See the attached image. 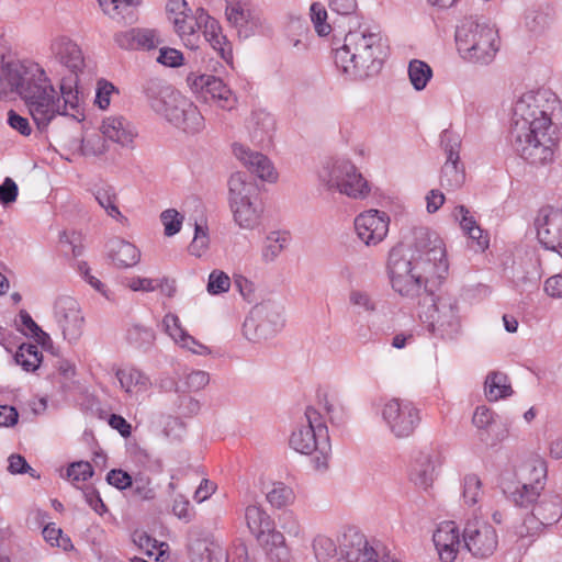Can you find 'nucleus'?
<instances>
[{"mask_svg": "<svg viewBox=\"0 0 562 562\" xmlns=\"http://www.w3.org/2000/svg\"><path fill=\"white\" fill-rule=\"evenodd\" d=\"M454 38L461 58L473 64L488 65L499 49L495 26L473 16L457 26Z\"/></svg>", "mask_w": 562, "mask_h": 562, "instance_id": "nucleus-4", "label": "nucleus"}, {"mask_svg": "<svg viewBox=\"0 0 562 562\" xmlns=\"http://www.w3.org/2000/svg\"><path fill=\"white\" fill-rule=\"evenodd\" d=\"M290 235L286 232H271L263 241L261 257L265 262L274 261L279 255L288 247Z\"/></svg>", "mask_w": 562, "mask_h": 562, "instance_id": "nucleus-43", "label": "nucleus"}, {"mask_svg": "<svg viewBox=\"0 0 562 562\" xmlns=\"http://www.w3.org/2000/svg\"><path fill=\"white\" fill-rule=\"evenodd\" d=\"M245 519L250 532L266 551L270 562H288L289 550L282 532L276 529L274 520L258 505L245 509Z\"/></svg>", "mask_w": 562, "mask_h": 562, "instance_id": "nucleus-7", "label": "nucleus"}, {"mask_svg": "<svg viewBox=\"0 0 562 562\" xmlns=\"http://www.w3.org/2000/svg\"><path fill=\"white\" fill-rule=\"evenodd\" d=\"M202 18H200L201 30H203V35L205 40L210 43L214 50L218 53L222 59L229 63L233 60V52L229 42L226 40V36L223 35L220 23L205 13H202Z\"/></svg>", "mask_w": 562, "mask_h": 562, "instance_id": "nucleus-35", "label": "nucleus"}, {"mask_svg": "<svg viewBox=\"0 0 562 562\" xmlns=\"http://www.w3.org/2000/svg\"><path fill=\"white\" fill-rule=\"evenodd\" d=\"M226 1V19L234 26L239 36L245 38L254 34L255 30L260 25L259 15L250 8L248 3L235 2V0Z\"/></svg>", "mask_w": 562, "mask_h": 562, "instance_id": "nucleus-25", "label": "nucleus"}, {"mask_svg": "<svg viewBox=\"0 0 562 562\" xmlns=\"http://www.w3.org/2000/svg\"><path fill=\"white\" fill-rule=\"evenodd\" d=\"M290 446L302 454L315 456L314 469L324 472L328 469L330 441L323 416L313 407H307L302 422L290 437Z\"/></svg>", "mask_w": 562, "mask_h": 562, "instance_id": "nucleus-5", "label": "nucleus"}, {"mask_svg": "<svg viewBox=\"0 0 562 562\" xmlns=\"http://www.w3.org/2000/svg\"><path fill=\"white\" fill-rule=\"evenodd\" d=\"M339 186L337 192L353 200H364L370 195L371 186L369 181L359 172L358 168L352 162L351 171Z\"/></svg>", "mask_w": 562, "mask_h": 562, "instance_id": "nucleus-38", "label": "nucleus"}, {"mask_svg": "<svg viewBox=\"0 0 562 562\" xmlns=\"http://www.w3.org/2000/svg\"><path fill=\"white\" fill-rule=\"evenodd\" d=\"M432 541L442 562H452L457 558L460 536L453 521L441 522L434 532Z\"/></svg>", "mask_w": 562, "mask_h": 562, "instance_id": "nucleus-27", "label": "nucleus"}, {"mask_svg": "<svg viewBox=\"0 0 562 562\" xmlns=\"http://www.w3.org/2000/svg\"><path fill=\"white\" fill-rule=\"evenodd\" d=\"M349 302L355 307L364 312H374L376 306L369 293L360 290H352L349 294Z\"/></svg>", "mask_w": 562, "mask_h": 562, "instance_id": "nucleus-63", "label": "nucleus"}, {"mask_svg": "<svg viewBox=\"0 0 562 562\" xmlns=\"http://www.w3.org/2000/svg\"><path fill=\"white\" fill-rule=\"evenodd\" d=\"M463 541L469 552L477 559L492 557L498 547L495 528L486 521L469 520L463 529Z\"/></svg>", "mask_w": 562, "mask_h": 562, "instance_id": "nucleus-17", "label": "nucleus"}, {"mask_svg": "<svg viewBox=\"0 0 562 562\" xmlns=\"http://www.w3.org/2000/svg\"><path fill=\"white\" fill-rule=\"evenodd\" d=\"M440 144L446 154V161L441 169L440 184L448 190L459 189L465 181L463 165L460 164V136L452 131L445 130L440 134Z\"/></svg>", "mask_w": 562, "mask_h": 562, "instance_id": "nucleus-16", "label": "nucleus"}, {"mask_svg": "<svg viewBox=\"0 0 562 562\" xmlns=\"http://www.w3.org/2000/svg\"><path fill=\"white\" fill-rule=\"evenodd\" d=\"M352 161L346 158H329L325 160L317 171V179L321 186L327 191H337L344 177L351 171Z\"/></svg>", "mask_w": 562, "mask_h": 562, "instance_id": "nucleus-31", "label": "nucleus"}, {"mask_svg": "<svg viewBox=\"0 0 562 562\" xmlns=\"http://www.w3.org/2000/svg\"><path fill=\"white\" fill-rule=\"evenodd\" d=\"M165 333L179 346L187 348L196 355H209L210 349L199 342L181 325L179 317L173 313H167L162 318Z\"/></svg>", "mask_w": 562, "mask_h": 562, "instance_id": "nucleus-29", "label": "nucleus"}, {"mask_svg": "<svg viewBox=\"0 0 562 562\" xmlns=\"http://www.w3.org/2000/svg\"><path fill=\"white\" fill-rule=\"evenodd\" d=\"M126 339L130 345L146 349L154 342L155 333L149 327L134 324L127 329Z\"/></svg>", "mask_w": 562, "mask_h": 562, "instance_id": "nucleus-52", "label": "nucleus"}, {"mask_svg": "<svg viewBox=\"0 0 562 562\" xmlns=\"http://www.w3.org/2000/svg\"><path fill=\"white\" fill-rule=\"evenodd\" d=\"M435 467L429 453L420 452L411 469L409 479L418 487L427 490L434 482Z\"/></svg>", "mask_w": 562, "mask_h": 562, "instance_id": "nucleus-40", "label": "nucleus"}, {"mask_svg": "<svg viewBox=\"0 0 562 562\" xmlns=\"http://www.w3.org/2000/svg\"><path fill=\"white\" fill-rule=\"evenodd\" d=\"M19 321V330H21L25 336L35 338V340L41 345H45V342L49 340V336L41 329L26 311H20Z\"/></svg>", "mask_w": 562, "mask_h": 562, "instance_id": "nucleus-53", "label": "nucleus"}, {"mask_svg": "<svg viewBox=\"0 0 562 562\" xmlns=\"http://www.w3.org/2000/svg\"><path fill=\"white\" fill-rule=\"evenodd\" d=\"M313 551L318 562H335L339 554V544L324 535H318L313 540Z\"/></svg>", "mask_w": 562, "mask_h": 562, "instance_id": "nucleus-49", "label": "nucleus"}, {"mask_svg": "<svg viewBox=\"0 0 562 562\" xmlns=\"http://www.w3.org/2000/svg\"><path fill=\"white\" fill-rule=\"evenodd\" d=\"M205 13L203 8H198L179 18H171L176 33L179 35L183 44L191 48H198L200 42L201 23L200 18Z\"/></svg>", "mask_w": 562, "mask_h": 562, "instance_id": "nucleus-32", "label": "nucleus"}, {"mask_svg": "<svg viewBox=\"0 0 562 562\" xmlns=\"http://www.w3.org/2000/svg\"><path fill=\"white\" fill-rule=\"evenodd\" d=\"M232 281L227 273L222 270H213L209 274L206 290L211 295L226 293L231 288Z\"/></svg>", "mask_w": 562, "mask_h": 562, "instance_id": "nucleus-56", "label": "nucleus"}, {"mask_svg": "<svg viewBox=\"0 0 562 562\" xmlns=\"http://www.w3.org/2000/svg\"><path fill=\"white\" fill-rule=\"evenodd\" d=\"M368 540L366 536L356 528H348L339 539V555L348 560L349 553L358 548H364Z\"/></svg>", "mask_w": 562, "mask_h": 562, "instance_id": "nucleus-51", "label": "nucleus"}, {"mask_svg": "<svg viewBox=\"0 0 562 562\" xmlns=\"http://www.w3.org/2000/svg\"><path fill=\"white\" fill-rule=\"evenodd\" d=\"M192 86L205 101L212 100L223 110L231 111L236 105L237 100L234 93L218 77L200 75L194 78Z\"/></svg>", "mask_w": 562, "mask_h": 562, "instance_id": "nucleus-23", "label": "nucleus"}, {"mask_svg": "<svg viewBox=\"0 0 562 562\" xmlns=\"http://www.w3.org/2000/svg\"><path fill=\"white\" fill-rule=\"evenodd\" d=\"M551 21L552 12L549 7L530 9L525 15V26L535 35L542 34L550 26Z\"/></svg>", "mask_w": 562, "mask_h": 562, "instance_id": "nucleus-46", "label": "nucleus"}, {"mask_svg": "<svg viewBox=\"0 0 562 562\" xmlns=\"http://www.w3.org/2000/svg\"><path fill=\"white\" fill-rule=\"evenodd\" d=\"M103 12L110 18L133 23L136 20L135 8L140 0H98Z\"/></svg>", "mask_w": 562, "mask_h": 562, "instance_id": "nucleus-41", "label": "nucleus"}, {"mask_svg": "<svg viewBox=\"0 0 562 562\" xmlns=\"http://www.w3.org/2000/svg\"><path fill=\"white\" fill-rule=\"evenodd\" d=\"M310 15L319 36H326L331 32V26L327 23V11L322 3L313 2L310 8Z\"/></svg>", "mask_w": 562, "mask_h": 562, "instance_id": "nucleus-55", "label": "nucleus"}, {"mask_svg": "<svg viewBox=\"0 0 562 562\" xmlns=\"http://www.w3.org/2000/svg\"><path fill=\"white\" fill-rule=\"evenodd\" d=\"M463 501L469 506L479 503L483 495L482 482L475 474H468L463 479Z\"/></svg>", "mask_w": 562, "mask_h": 562, "instance_id": "nucleus-54", "label": "nucleus"}, {"mask_svg": "<svg viewBox=\"0 0 562 562\" xmlns=\"http://www.w3.org/2000/svg\"><path fill=\"white\" fill-rule=\"evenodd\" d=\"M431 305L420 315L428 330L442 339H456L461 333L460 306L457 297L441 294L436 299L427 294Z\"/></svg>", "mask_w": 562, "mask_h": 562, "instance_id": "nucleus-9", "label": "nucleus"}, {"mask_svg": "<svg viewBox=\"0 0 562 562\" xmlns=\"http://www.w3.org/2000/svg\"><path fill=\"white\" fill-rule=\"evenodd\" d=\"M94 198L106 212V214L113 218H124L117 206V195L113 187L102 186L94 191Z\"/></svg>", "mask_w": 562, "mask_h": 562, "instance_id": "nucleus-50", "label": "nucleus"}, {"mask_svg": "<svg viewBox=\"0 0 562 562\" xmlns=\"http://www.w3.org/2000/svg\"><path fill=\"white\" fill-rule=\"evenodd\" d=\"M448 269L443 240L426 227L415 228L412 240L389 252L387 273L392 288L402 296H418L429 281L445 279Z\"/></svg>", "mask_w": 562, "mask_h": 562, "instance_id": "nucleus-1", "label": "nucleus"}, {"mask_svg": "<svg viewBox=\"0 0 562 562\" xmlns=\"http://www.w3.org/2000/svg\"><path fill=\"white\" fill-rule=\"evenodd\" d=\"M23 102L40 132H45L57 116H61L60 97L50 79L43 82Z\"/></svg>", "mask_w": 562, "mask_h": 562, "instance_id": "nucleus-11", "label": "nucleus"}, {"mask_svg": "<svg viewBox=\"0 0 562 562\" xmlns=\"http://www.w3.org/2000/svg\"><path fill=\"white\" fill-rule=\"evenodd\" d=\"M234 155L240 160L247 169L265 181L273 182L278 178V173L271 160L261 153L251 151L249 148L240 144L233 146Z\"/></svg>", "mask_w": 562, "mask_h": 562, "instance_id": "nucleus-26", "label": "nucleus"}, {"mask_svg": "<svg viewBox=\"0 0 562 562\" xmlns=\"http://www.w3.org/2000/svg\"><path fill=\"white\" fill-rule=\"evenodd\" d=\"M547 462L538 457H530L517 469L518 486L509 492V498L519 507H529L540 497L547 483Z\"/></svg>", "mask_w": 562, "mask_h": 562, "instance_id": "nucleus-10", "label": "nucleus"}, {"mask_svg": "<svg viewBox=\"0 0 562 562\" xmlns=\"http://www.w3.org/2000/svg\"><path fill=\"white\" fill-rule=\"evenodd\" d=\"M115 375L121 387L131 395L144 393L151 386L149 376L133 367L119 369Z\"/></svg>", "mask_w": 562, "mask_h": 562, "instance_id": "nucleus-39", "label": "nucleus"}, {"mask_svg": "<svg viewBox=\"0 0 562 562\" xmlns=\"http://www.w3.org/2000/svg\"><path fill=\"white\" fill-rule=\"evenodd\" d=\"M379 553L367 542L364 548H358L349 553L347 562H378Z\"/></svg>", "mask_w": 562, "mask_h": 562, "instance_id": "nucleus-64", "label": "nucleus"}, {"mask_svg": "<svg viewBox=\"0 0 562 562\" xmlns=\"http://www.w3.org/2000/svg\"><path fill=\"white\" fill-rule=\"evenodd\" d=\"M535 226L539 243L562 257V210L552 206L540 209Z\"/></svg>", "mask_w": 562, "mask_h": 562, "instance_id": "nucleus-18", "label": "nucleus"}, {"mask_svg": "<svg viewBox=\"0 0 562 562\" xmlns=\"http://www.w3.org/2000/svg\"><path fill=\"white\" fill-rule=\"evenodd\" d=\"M19 195V187L10 177L4 178L0 184V203L3 206L14 203Z\"/></svg>", "mask_w": 562, "mask_h": 562, "instance_id": "nucleus-62", "label": "nucleus"}, {"mask_svg": "<svg viewBox=\"0 0 562 562\" xmlns=\"http://www.w3.org/2000/svg\"><path fill=\"white\" fill-rule=\"evenodd\" d=\"M207 246L209 236L206 228L199 224H195L194 237L189 246L190 254L200 257L205 251Z\"/></svg>", "mask_w": 562, "mask_h": 562, "instance_id": "nucleus-60", "label": "nucleus"}, {"mask_svg": "<svg viewBox=\"0 0 562 562\" xmlns=\"http://www.w3.org/2000/svg\"><path fill=\"white\" fill-rule=\"evenodd\" d=\"M390 216L379 210H368L355 218L358 238L367 246L380 244L387 235Z\"/></svg>", "mask_w": 562, "mask_h": 562, "instance_id": "nucleus-21", "label": "nucleus"}, {"mask_svg": "<svg viewBox=\"0 0 562 562\" xmlns=\"http://www.w3.org/2000/svg\"><path fill=\"white\" fill-rule=\"evenodd\" d=\"M267 502L274 508L291 505L295 499L294 491L283 482H273L266 493Z\"/></svg>", "mask_w": 562, "mask_h": 562, "instance_id": "nucleus-48", "label": "nucleus"}, {"mask_svg": "<svg viewBox=\"0 0 562 562\" xmlns=\"http://www.w3.org/2000/svg\"><path fill=\"white\" fill-rule=\"evenodd\" d=\"M247 130L251 140L261 146L271 144L274 132V117L266 110H254L247 120Z\"/></svg>", "mask_w": 562, "mask_h": 562, "instance_id": "nucleus-30", "label": "nucleus"}, {"mask_svg": "<svg viewBox=\"0 0 562 562\" xmlns=\"http://www.w3.org/2000/svg\"><path fill=\"white\" fill-rule=\"evenodd\" d=\"M257 187L244 172H235L228 180V202L236 224L254 229L260 223L262 209L257 200Z\"/></svg>", "mask_w": 562, "mask_h": 562, "instance_id": "nucleus-6", "label": "nucleus"}, {"mask_svg": "<svg viewBox=\"0 0 562 562\" xmlns=\"http://www.w3.org/2000/svg\"><path fill=\"white\" fill-rule=\"evenodd\" d=\"M106 247L110 259L117 268L134 267L140 259L137 247L124 239L113 238Z\"/></svg>", "mask_w": 562, "mask_h": 562, "instance_id": "nucleus-36", "label": "nucleus"}, {"mask_svg": "<svg viewBox=\"0 0 562 562\" xmlns=\"http://www.w3.org/2000/svg\"><path fill=\"white\" fill-rule=\"evenodd\" d=\"M13 359L14 362L21 366L24 371L34 372L41 366L43 356L37 345L22 344L18 348Z\"/></svg>", "mask_w": 562, "mask_h": 562, "instance_id": "nucleus-45", "label": "nucleus"}, {"mask_svg": "<svg viewBox=\"0 0 562 562\" xmlns=\"http://www.w3.org/2000/svg\"><path fill=\"white\" fill-rule=\"evenodd\" d=\"M382 418L396 438L412 436L422 420L415 404L400 398H392L383 405Z\"/></svg>", "mask_w": 562, "mask_h": 562, "instance_id": "nucleus-14", "label": "nucleus"}, {"mask_svg": "<svg viewBox=\"0 0 562 562\" xmlns=\"http://www.w3.org/2000/svg\"><path fill=\"white\" fill-rule=\"evenodd\" d=\"M187 548L191 562H221L224 557H226L225 562H235L232 559V553H226L217 542L196 530L190 531ZM237 551H240L238 554L239 562H247L246 559L241 560L246 549L240 548Z\"/></svg>", "mask_w": 562, "mask_h": 562, "instance_id": "nucleus-19", "label": "nucleus"}, {"mask_svg": "<svg viewBox=\"0 0 562 562\" xmlns=\"http://www.w3.org/2000/svg\"><path fill=\"white\" fill-rule=\"evenodd\" d=\"M49 57L52 60L65 67L68 76L85 75V57L80 46L67 36L55 37L49 45Z\"/></svg>", "mask_w": 562, "mask_h": 562, "instance_id": "nucleus-22", "label": "nucleus"}, {"mask_svg": "<svg viewBox=\"0 0 562 562\" xmlns=\"http://www.w3.org/2000/svg\"><path fill=\"white\" fill-rule=\"evenodd\" d=\"M339 186L337 192L353 200H364L370 195L371 186L369 181L359 172L358 168L352 162L351 171Z\"/></svg>", "mask_w": 562, "mask_h": 562, "instance_id": "nucleus-37", "label": "nucleus"}, {"mask_svg": "<svg viewBox=\"0 0 562 562\" xmlns=\"http://www.w3.org/2000/svg\"><path fill=\"white\" fill-rule=\"evenodd\" d=\"M175 89L158 78H150L144 81L142 91L145 94L150 108L156 111L164 110V101Z\"/></svg>", "mask_w": 562, "mask_h": 562, "instance_id": "nucleus-42", "label": "nucleus"}, {"mask_svg": "<svg viewBox=\"0 0 562 562\" xmlns=\"http://www.w3.org/2000/svg\"><path fill=\"white\" fill-rule=\"evenodd\" d=\"M81 76H66L60 80L59 97L61 101V116H71L80 121L83 116L79 103V83Z\"/></svg>", "mask_w": 562, "mask_h": 562, "instance_id": "nucleus-33", "label": "nucleus"}, {"mask_svg": "<svg viewBox=\"0 0 562 562\" xmlns=\"http://www.w3.org/2000/svg\"><path fill=\"white\" fill-rule=\"evenodd\" d=\"M407 72L409 81L416 91L424 90L432 78L431 67L420 59L411 60Z\"/></svg>", "mask_w": 562, "mask_h": 562, "instance_id": "nucleus-47", "label": "nucleus"}, {"mask_svg": "<svg viewBox=\"0 0 562 562\" xmlns=\"http://www.w3.org/2000/svg\"><path fill=\"white\" fill-rule=\"evenodd\" d=\"M336 68L348 79L366 80L380 74L389 55V45L379 30L349 31L334 49Z\"/></svg>", "mask_w": 562, "mask_h": 562, "instance_id": "nucleus-3", "label": "nucleus"}, {"mask_svg": "<svg viewBox=\"0 0 562 562\" xmlns=\"http://www.w3.org/2000/svg\"><path fill=\"white\" fill-rule=\"evenodd\" d=\"M513 390L506 374L491 372L485 380V395L488 401H498L512 394Z\"/></svg>", "mask_w": 562, "mask_h": 562, "instance_id": "nucleus-44", "label": "nucleus"}, {"mask_svg": "<svg viewBox=\"0 0 562 562\" xmlns=\"http://www.w3.org/2000/svg\"><path fill=\"white\" fill-rule=\"evenodd\" d=\"M559 106L558 95L546 88L526 91L515 102L508 143L529 164L542 165L552 159V116Z\"/></svg>", "mask_w": 562, "mask_h": 562, "instance_id": "nucleus-2", "label": "nucleus"}, {"mask_svg": "<svg viewBox=\"0 0 562 562\" xmlns=\"http://www.w3.org/2000/svg\"><path fill=\"white\" fill-rule=\"evenodd\" d=\"M280 526L290 537L301 538L303 528L292 510L283 512L279 517Z\"/></svg>", "mask_w": 562, "mask_h": 562, "instance_id": "nucleus-58", "label": "nucleus"}, {"mask_svg": "<svg viewBox=\"0 0 562 562\" xmlns=\"http://www.w3.org/2000/svg\"><path fill=\"white\" fill-rule=\"evenodd\" d=\"M160 221L165 227V235L173 236L180 232L183 216L177 210L168 209L160 214Z\"/></svg>", "mask_w": 562, "mask_h": 562, "instance_id": "nucleus-57", "label": "nucleus"}, {"mask_svg": "<svg viewBox=\"0 0 562 562\" xmlns=\"http://www.w3.org/2000/svg\"><path fill=\"white\" fill-rule=\"evenodd\" d=\"M497 415L487 406H477L472 423L477 430L479 440L486 447H495L506 437V429L497 420Z\"/></svg>", "mask_w": 562, "mask_h": 562, "instance_id": "nucleus-24", "label": "nucleus"}, {"mask_svg": "<svg viewBox=\"0 0 562 562\" xmlns=\"http://www.w3.org/2000/svg\"><path fill=\"white\" fill-rule=\"evenodd\" d=\"M54 317L66 340L72 342L81 336L85 319L77 300L59 296L54 305Z\"/></svg>", "mask_w": 562, "mask_h": 562, "instance_id": "nucleus-20", "label": "nucleus"}, {"mask_svg": "<svg viewBox=\"0 0 562 562\" xmlns=\"http://www.w3.org/2000/svg\"><path fill=\"white\" fill-rule=\"evenodd\" d=\"M100 130L104 138L123 147H132L137 135L134 125L122 115L103 119Z\"/></svg>", "mask_w": 562, "mask_h": 562, "instance_id": "nucleus-28", "label": "nucleus"}, {"mask_svg": "<svg viewBox=\"0 0 562 562\" xmlns=\"http://www.w3.org/2000/svg\"><path fill=\"white\" fill-rule=\"evenodd\" d=\"M210 382V375L207 372L202 370L191 371L186 376V390L189 392H198L204 389Z\"/></svg>", "mask_w": 562, "mask_h": 562, "instance_id": "nucleus-61", "label": "nucleus"}, {"mask_svg": "<svg viewBox=\"0 0 562 562\" xmlns=\"http://www.w3.org/2000/svg\"><path fill=\"white\" fill-rule=\"evenodd\" d=\"M1 74L3 75V97L15 93L22 101L49 79L40 64L29 59L2 61Z\"/></svg>", "mask_w": 562, "mask_h": 562, "instance_id": "nucleus-8", "label": "nucleus"}, {"mask_svg": "<svg viewBox=\"0 0 562 562\" xmlns=\"http://www.w3.org/2000/svg\"><path fill=\"white\" fill-rule=\"evenodd\" d=\"M93 475V468L87 461L72 462L67 469V476L72 482L87 481Z\"/></svg>", "mask_w": 562, "mask_h": 562, "instance_id": "nucleus-59", "label": "nucleus"}, {"mask_svg": "<svg viewBox=\"0 0 562 562\" xmlns=\"http://www.w3.org/2000/svg\"><path fill=\"white\" fill-rule=\"evenodd\" d=\"M156 113L187 133L200 132L204 126V117L198 106L176 89L164 101V110Z\"/></svg>", "mask_w": 562, "mask_h": 562, "instance_id": "nucleus-13", "label": "nucleus"}, {"mask_svg": "<svg viewBox=\"0 0 562 562\" xmlns=\"http://www.w3.org/2000/svg\"><path fill=\"white\" fill-rule=\"evenodd\" d=\"M114 42L120 48L126 50H149L155 48L159 43L156 32L148 29H131L116 32L114 34Z\"/></svg>", "mask_w": 562, "mask_h": 562, "instance_id": "nucleus-34", "label": "nucleus"}, {"mask_svg": "<svg viewBox=\"0 0 562 562\" xmlns=\"http://www.w3.org/2000/svg\"><path fill=\"white\" fill-rule=\"evenodd\" d=\"M284 325L282 310L266 304L256 306L246 317L243 328L249 340L260 341L273 337Z\"/></svg>", "mask_w": 562, "mask_h": 562, "instance_id": "nucleus-15", "label": "nucleus"}, {"mask_svg": "<svg viewBox=\"0 0 562 562\" xmlns=\"http://www.w3.org/2000/svg\"><path fill=\"white\" fill-rule=\"evenodd\" d=\"M538 499V503L531 504V513L515 526V535L520 539L535 537L544 527L555 525L562 517V505L558 496L543 494Z\"/></svg>", "mask_w": 562, "mask_h": 562, "instance_id": "nucleus-12", "label": "nucleus"}]
</instances>
